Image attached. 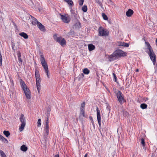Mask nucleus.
<instances>
[{
  "mask_svg": "<svg viewBox=\"0 0 157 157\" xmlns=\"http://www.w3.org/2000/svg\"><path fill=\"white\" fill-rule=\"evenodd\" d=\"M127 53L121 50L118 49L115 51L109 57V61L110 62L113 61L122 57L126 56Z\"/></svg>",
  "mask_w": 157,
  "mask_h": 157,
  "instance_id": "f257e3e1",
  "label": "nucleus"
},
{
  "mask_svg": "<svg viewBox=\"0 0 157 157\" xmlns=\"http://www.w3.org/2000/svg\"><path fill=\"white\" fill-rule=\"evenodd\" d=\"M145 43L147 47V49L149 50L147 52L149 55L154 65L156 62V56L153 52V50L149 43L148 42H146Z\"/></svg>",
  "mask_w": 157,
  "mask_h": 157,
  "instance_id": "f03ea898",
  "label": "nucleus"
},
{
  "mask_svg": "<svg viewBox=\"0 0 157 157\" xmlns=\"http://www.w3.org/2000/svg\"><path fill=\"white\" fill-rule=\"evenodd\" d=\"M20 83L22 89L24 91L26 98L28 99H30L31 96L30 90L27 86L25 82L22 79L20 80Z\"/></svg>",
  "mask_w": 157,
  "mask_h": 157,
  "instance_id": "7ed1b4c3",
  "label": "nucleus"
},
{
  "mask_svg": "<svg viewBox=\"0 0 157 157\" xmlns=\"http://www.w3.org/2000/svg\"><path fill=\"white\" fill-rule=\"evenodd\" d=\"M40 59L42 66L44 69L46 74L47 75L48 78H49L48 75L49 71L48 70L47 64L46 62L44 57L43 55H41L40 56Z\"/></svg>",
  "mask_w": 157,
  "mask_h": 157,
  "instance_id": "20e7f679",
  "label": "nucleus"
},
{
  "mask_svg": "<svg viewBox=\"0 0 157 157\" xmlns=\"http://www.w3.org/2000/svg\"><path fill=\"white\" fill-rule=\"evenodd\" d=\"M20 121L21 124L19 128V130L20 132H21L23 130L26 124L25 118L23 114L21 115Z\"/></svg>",
  "mask_w": 157,
  "mask_h": 157,
  "instance_id": "39448f33",
  "label": "nucleus"
},
{
  "mask_svg": "<svg viewBox=\"0 0 157 157\" xmlns=\"http://www.w3.org/2000/svg\"><path fill=\"white\" fill-rule=\"evenodd\" d=\"M98 35L100 36H106L109 34V32L104 29L102 27H100L98 29Z\"/></svg>",
  "mask_w": 157,
  "mask_h": 157,
  "instance_id": "423d86ee",
  "label": "nucleus"
},
{
  "mask_svg": "<svg viewBox=\"0 0 157 157\" xmlns=\"http://www.w3.org/2000/svg\"><path fill=\"white\" fill-rule=\"evenodd\" d=\"M116 95L119 102L121 104H122L123 103L124 98L121 92L120 91H118L116 94Z\"/></svg>",
  "mask_w": 157,
  "mask_h": 157,
  "instance_id": "0eeeda50",
  "label": "nucleus"
},
{
  "mask_svg": "<svg viewBox=\"0 0 157 157\" xmlns=\"http://www.w3.org/2000/svg\"><path fill=\"white\" fill-rule=\"evenodd\" d=\"M96 111H97V120L98 121V124L99 125V127L100 128H101V115H100V111L98 107H97Z\"/></svg>",
  "mask_w": 157,
  "mask_h": 157,
  "instance_id": "6e6552de",
  "label": "nucleus"
},
{
  "mask_svg": "<svg viewBox=\"0 0 157 157\" xmlns=\"http://www.w3.org/2000/svg\"><path fill=\"white\" fill-rule=\"evenodd\" d=\"M60 18L62 21L65 23H68L70 20V17L69 16H66L65 15H63L60 14Z\"/></svg>",
  "mask_w": 157,
  "mask_h": 157,
  "instance_id": "1a4fd4ad",
  "label": "nucleus"
},
{
  "mask_svg": "<svg viewBox=\"0 0 157 157\" xmlns=\"http://www.w3.org/2000/svg\"><path fill=\"white\" fill-rule=\"evenodd\" d=\"M35 75L36 78V81H41L39 71L37 70H35Z\"/></svg>",
  "mask_w": 157,
  "mask_h": 157,
  "instance_id": "9d476101",
  "label": "nucleus"
},
{
  "mask_svg": "<svg viewBox=\"0 0 157 157\" xmlns=\"http://www.w3.org/2000/svg\"><path fill=\"white\" fill-rule=\"evenodd\" d=\"M37 25L38 27L41 31L43 32L45 31L46 29L44 26L40 22H38Z\"/></svg>",
  "mask_w": 157,
  "mask_h": 157,
  "instance_id": "9b49d317",
  "label": "nucleus"
},
{
  "mask_svg": "<svg viewBox=\"0 0 157 157\" xmlns=\"http://www.w3.org/2000/svg\"><path fill=\"white\" fill-rule=\"evenodd\" d=\"M126 15L127 17H130L133 13V11L131 9H129L126 13Z\"/></svg>",
  "mask_w": 157,
  "mask_h": 157,
  "instance_id": "f8f14e48",
  "label": "nucleus"
},
{
  "mask_svg": "<svg viewBox=\"0 0 157 157\" xmlns=\"http://www.w3.org/2000/svg\"><path fill=\"white\" fill-rule=\"evenodd\" d=\"M41 81H36V87L39 93H40V83Z\"/></svg>",
  "mask_w": 157,
  "mask_h": 157,
  "instance_id": "ddd939ff",
  "label": "nucleus"
},
{
  "mask_svg": "<svg viewBox=\"0 0 157 157\" xmlns=\"http://www.w3.org/2000/svg\"><path fill=\"white\" fill-rule=\"evenodd\" d=\"M53 37L55 40L58 42L59 43L61 40V39H62V38L61 37H58L56 34H54L53 36Z\"/></svg>",
  "mask_w": 157,
  "mask_h": 157,
  "instance_id": "4468645a",
  "label": "nucleus"
},
{
  "mask_svg": "<svg viewBox=\"0 0 157 157\" xmlns=\"http://www.w3.org/2000/svg\"><path fill=\"white\" fill-rule=\"evenodd\" d=\"M45 133L44 134V136L45 138L46 136H47L49 133V125H45Z\"/></svg>",
  "mask_w": 157,
  "mask_h": 157,
  "instance_id": "2eb2a0df",
  "label": "nucleus"
},
{
  "mask_svg": "<svg viewBox=\"0 0 157 157\" xmlns=\"http://www.w3.org/2000/svg\"><path fill=\"white\" fill-rule=\"evenodd\" d=\"M19 35L25 39H27L28 38L27 34L24 32L21 33H19Z\"/></svg>",
  "mask_w": 157,
  "mask_h": 157,
  "instance_id": "dca6fc26",
  "label": "nucleus"
},
{
  "mask_svg": "<svg viewBox=\"0 0 157 157\" xmlns=\"http://www.w3.org/2000/svg\"><path fill=\"white\" fill-rule=\"evenodd\" d=\"M88 48L89 51H91L94 49L95 47L93 44H90L88 45Z\"/></svg>",
  "mask_w": 157,
  "mask_h": 157,
  "instance_id": "f3484780",
  "label": "nucleus"
},
{
  "mask_svg": "<svg viewBox=\"0 0 157 157\" xmlns=\"http://www.w3.org/2000/svg\"><path fill=\"white\" fill-rule=\"evenodd\" d=\"M20 149L22 151L25 152L27 151L28 147L25 145L23 144L21 146Z\"/></svg>",
  "mask_w": 157,
  "mask_h": 157,
  "instance_id": "a211bd4d",
  "label": "nucleus"
},
{
  "mask_svg": "<svg viewBox=\"0 0 157 157\" xmlns=\"http://www.w3.org/2000/svg\"><path fill=\"white\" fill-rule=\"evenodd\" d=\"M61 46H63L66 44V41L64 38H62L59 43Z\"/></svg>",
  "mask_w": 157,
  "mask_h": 157,
  "instance_id": "6ab92c4d",
  "label": "nucleus"
},
{
  "mask_svg": "<svg viewBox=\"0 0 157 157\" xmlns=\"http://www.w3.org/2000/svg\"><path fill=\"white\" fill-rule=\"evenodd\" d=\"M84 77V74L83 73L80 74L77 77V78L78 81H80Z\"/></svg>",
  "mask_w": 157,
  "mask_h": 157,
  "instance_id": "aec40b11",
  "label": "nucleus"
},
{
  "mask_svg": "<svg viewBox=\"0 0 157 157\" xmlns=\"http://www.w3.org/2000/svg\"><path fill=\"white\" fill-rule=\"evenodd\" d=\"M39 22H38L37 20L35 18H33V19H32V24L34 25H37L38 23Z\"/></svg>",
  "mask_w": 157,
  "mask_h": 157,
  "instance_id": "412c9836",
  "label": "nucleus"
},
{
  "mask_svg": "<svg viewBox=\"0 0 157 157\" xmlns=\"http://www.w3.org/2000/svg\"><path fill=\"white\" fill-rule=\"evenodd\" d=\"M3 134L7 137H8L10 135V133L8 131H4Z\"/></svg>",
  "mask_w": 157,
  "mask_h": 157,
  "instance_id": "4be33fe9",
  "label": "nucleus"
},
{
  "mask_svg": "<svg viewBox=\"0 0 157 157\" xmlns=\"http://www.w3.org/2000/svg\"><path fill=\"white\" fill-rule=\"evenodd\" d=\"M140 107L141 108L143 109H146L147 107V105L145 103H142L140 105Z\"/></svg>",
  "mask_w": 157,
  "mask_h": 157,
  "instance_id": "5701e85b",
  "label": "nucleus"
},
{
  "mask_svg": "<svg viewBox=\"0 0 157 157\" xmlns=\"http://www.w3.org/2000/svg\"><path fill=\"white\" fill-rule=\"evenodd\" d=\"M69 5H73V2L72 0H64Z\"/></svg>",
  "mask_w": 157,
  "mask_h": 157,
  "instance_id": "b1692460",
  "label": "nucleus"
},
{
  "mask_svg": "<svg viewBox=\"0 0 157 157\" xmlns=\"http://www.w3.org/2000/svg\"><path fill=\"white\" fill-rule=\"evenodd\" d=\"M83 72L84 74L87 75L89 74L90 71L87 68H86L83 70Z\"/></svg>",
  "mask_w": 157,
  "mask_h": 157,
  "instance_id": "393cba45",
  "label": "nucleus"
},
{
  "mask_svg": "<svg viewBox=\"0 0 157 157\" xmlns=\"http://www.w3.org/2000/svg\"><path fill=\"white\" fill-rule=\"evenodd\" d=\"M95 2L100 6L101 8H102L103 7L102 4L100 0H95Z\"/></svg>",
  "mask_w": 157,
  "mask_h": 157,
  "instance_id": "a878e982",
  "label": "nucleus"
},
{
  "mask_svg": "<svg viewBox=\"0 0 157 157\" xmlns=\"http://www.w3.org/2000/svg\"><path fill=\"white\" fill-rule=\"evenodd\" d=\"M80 114L82 115V116L84 117H86V116L85 114V112L84 109H80Z\"/></svg>",
  "mask_w": 157,
  "mask_h": 157,
  "instance_id": "bb28decb",
  "label": "nucleus"
},
{
  "mask_svg": "<svg viewBox=\"0 0 157 157\" xmlns=\"http://www.w3.org/2000/svg\"><path fill=\"white\" fill-rule=\"evenodd\" d=\"M0 155L1 157H7L4 152L2 150H0Z\"/></svg>",
  "mask_w": 157,
  "mask_h": 157,
  "instance_id": "cd10ccee",
  "label": "nucleus"
},
{
  "mask_svg": "<svg viewBox=\"0 0 157 157\" xmlns=\"http://www.w3.org/2000/svg\"><path fill=\"white\" fill-rule=\"evenodd\" d=\"M102 16L104 20H108L107 16L104 13H102Z\"/></svg>",
  "mask_w": 157,
  "mask_h": 157,
  "instance_id": "c85d7f7f",
  "label": "nucleus"
},
{
  "mask_svg": "<svg viewBox=\"0 0 157 157\" xmlns=\"http://www.w3.org/2000/svg\"><path fill=\"white\" fill-rule=\"evenodd\" d=\"M0 140H2V141L4 142V143H8L7 140L3 136H2L1 138L0 139Z\"/></svg>",
  "mask_w": 157,
  "mask_h": 157,
  "instance_id": "c756f323",
  "label": "nucleus"
},
{
  "mask_svg": "<svg viewBox=\"0 0 157 157\" xmlns=\"http://www.w3.org/2000/svg\"><path fill=\"white\" fill-rule=\"evenodd\" d=\"M82 10L84 12L87 11V7L86 6L84 5L82 8Z\"/></svg>",
  "mask_w": 157,
  "mask_h": 157,
  "instance_id": "7c9ffc66",
  "label": "nucleus"
},
{
  "mask_svg": "<svg viewBox=\"0 0 157 157\" xmlns=\"http://www.w3.org/2000/svg\"><path fill=\"white\" fill-rule=\"evenodd\" d=\"M41 120L40 119H39L38 120V121L37 122V126L38 127H40V126L41 125Z\"/></svg>",
  "mask_w": 157,
  "mask_h": 157,
  "instance_id": "2f4dec72",
  "label": "nucleus"
},
{
  "mask_svg": "<svg viewBox=\"0 0 157 157\" xmlns=\"http://www.w3.org/2000/svg\"><path fill=\"white\" fill-rule=\"evenodd\" d=\"M74 33L73 30H71L70 32L68 33V34L69 36H73L74 35Z\"/></svg>",
  "mask_w": 157,
  "mask_h": 157,
  "instance_id": "473e14b6",
  "label": "nucleus"
},
{
  "mask_svg": "<svg viewBox=\"0 0 157 157\" xmlns=\"http://www.w3.org/2000/svg\"><path fill=\"white\" fill-rule=\"evenodd\" d=\"M2 56L1 54V52H0V66H1L2 65Z\"/></svg>",
  "mask_w": 157,
  "mask_h": 157,
  "instance_id": "72a5a7b5",
  "label": "nucleus"
},
{
  "mask_svg": "<svg viewBox=\"0 0 157 157\" xmlns=\"http://www.w3.org/2000/svg\"><path fill=\"white\" fill-rule=\"evenodd\" d=\"M141 143L143 145V146H145V143L144 141V140L143 138H142L141 139Z\"/></svg>",
  "mask_w": 157,
  "mask_h": 157,
  "instance_id": "f704fd0d",
  "label": "nucleus"
},
{
  "mask_svg": "<svg viewBox=\"0 0 157 157\" xmlns=\"http://www.w3.org/2000/svg\"><path fill=\"white\" fill-rule=\"evenodd\" d=\"M85 103L84 102H83L81 105V109H84V107L85 106Z\"/></svg>",
  "mask_w": 157,
  "mask_h": 157,
  "instance_id": "c9c22d12",
  "label": "nucleus"
},
{
  "mask_svg": "<svg viewBox=\"0 0 157 157\" xmlns=\"http://www.w3.org/2000/svg\"><path fill=\"white\" fill-rule=\"evenodd\" d=\"M84 2V0H79V4L80 6L82 5Z\"/></svg>",
  "mask_w": 157,
  "mask_h": 157,
  "instance_id": "e433bc0d",
  "label": "nucleus"
},
{
  "mask_svg": "<svg viewBox=\"0 0 157 157\" xmlns=\"http://www.w3.org/2000/svg\"><path fill=\"white\" fill-rule=\"evenodd\" d=\"M124 43V42H120L118 43V45L119 46H123Z\"/></svg>",
  "mask_w": 157,
  "mask_h": 157,
  "instance_id": "4c0bfd02",
  "label": "nucleus"
},
{
  "mask_svg": "<svg viewBox=\"0 0 157 157\" xmlns=\"http://www.w3.org/2000/svg\"><path fill=\"white\" fill-rule=\"evenodd\" d=\"M129 46V44L127 43L124 42V44L123 47H128Z\"/></svg>",
  "mask_w": 157,
  "mask_h": 157,
  "instance_id": "58836bf2",
  "label": "nucleus"
},
{
  "mask_svg": "<svg viewBox=\"0 0 157 157\" xmlns=\"http://www.w3.org/2000/svg\"><path fill=\"white\" fill-rule=\"evenodd\" d=\"M17 55L18 58H20L21 57V53L20 51H18L17 52Z\"/></svg>",
  "mask_w": 157,
  "mask_h": 157,
  "instance_id": "ea45409f",
  "label": "nucleus"
},
{
  "mask_svg": "<svg viewBox=\"0 0 157 157\" xmlns=\"http://www.w3.org/2000/svg\"><path fill=\"white\" fill-rule=\"evenodd\" d=\"M113 77H114V81L115 82H116L117 81V77L116 76V75L115 73H113Z\"/></svg>",
  "mask_w": 157,
  "mask_h": 157,
  "instance_id": "a19ab883",
  "label": "nucleus"
},
{
  "mask_svg": "<svg viewBox=\"0 0 157 157\" xmlns=\"http://www.w3.org/2000/svg\"><path fill=\"white\" fill-rule=\"evenodd\" d=\"M107 2L109 4H110L111 5L113 4V2L111 0H107Z\"/></svg>",
  "mask_w": 157,
  "mask_h": 157,
  "instance_id": "79ce46f5",
  "label": "nucleus"
},
{
  "mask_svg": "<svg viewBox=\"0 0 157 157\" xmlns=\"http://www.w3.org/2000/svg\"><path fill=\"white\" fill-rule=\"evenodd\" d=\"M18 62H19V63H22V59H21V57L18 58Z\"/></svg>",
  "mask_w": 157,
  "mask_h": 157,
  "instance_id": "37998d69",
  "label": "nucleus"
},
{
  "mask_svg": "<svg viewBox=\"0 0 157 157\" xmlns=\"http://www.w3.org/2000/svg\"><path fill=\"white\" fill-rule=\"evenodd\" d=\"M155 72H157V63H156L155 66Z\"/></svg>",
  "mask_w": 157,
  "mask_h": 157,
  "instance_id": "c03bdc74",
  "label": "nucleus"
},
{
  "mask_svg": "<svg viewBox=\"0 0 157 157\" xmlns=\"http://www.w3.org/2000/svg\"><path fill=\"white\" fill-rule=\"evenodd\" d=\"M48 118H47V119L45 123V125H48V123H49V121L48 120Z\"/></svg>",
  "mask_w": 157,
  "mask_h": 157,
  "instance_id": "a18cd8bd",
  "label": "nucleus"
},
{
  "mask_svg": "<svg viewBox=\"0 0 157 157\" xmlns=\"http://www.w3.org/2000/svg\"><path fill=\"white\" fill-rule=\"evenodd\" d=\"M91 123H92V124L93 125L94 127V121L93 120H92V121H91Z\"/></svg>",
  "mask_w": 157,
  "mask_h": 157,
  "instance_id": "49530a36",
  "label": "nucleus"
},
{
  "mask_svg": "<svg viewBox=\"0 0 157 157\" xmlns=\"http://www.w3.org/2000/svg\"><path fill=\"white\" fill-rule=\"evenodd\" d=\"M106 109H108V110L109 111H110V107L109 106H107V107H106Z\"/></svg>",
  "mask_w": 157,
  "mask_h": 157,
  "instance_id": "de8ad7c7",
  "label": "nucleus"
},
{
  "mask_svg": "<svg viewBox=\"0 0 157 157\" xmlns=\"http://www.w3.org/2000/svg\"><path fill=\"white\" fill-rule=\"evenodd\" d=\"M89 118H90V120H91V121L93 120V118L91 116H90L89 117Z\"/></svg>",
  "mask_w": 157,
  "mask_h": 157,
  "instance_id": "09e8293b",
  "label": "nucleus"
},
{
  "mask_svg": "<svg viewBox=\"0 0 157 157\" xmlns=\"http://www.w3.org/2000/svg\"><path fill=\"white\" fill-rule=\"evenodd\" d=\"M54 157H59V155H58V154L56 155H55Z\"/></svg>",
  "mask_w": 157,
  "mask_h": 157,
  "instance_id": "8fccbe9b",
  "label": "nucleus"
},
{
  "mask_svg": "<svg viewBox=\"0 0 157 157\" xmlns=\"http://www.w3.org/2000/svg\"><path fill=\"white\" fill-rule=\"evenodd\" d=\"M87 155H88L87 154V153H86V154L85 155V156H84V157H87Z\"/></svg>",
  "mask_w": 157,
  "mask_h": 157,
  "instance_id": "3c124183",
  "label": "nucleus"
},
{
  "mask_svg": "<svg viewBox=\"0 0 157 157\" xmlns=\"http://www.w3.org/2000/svg\"><path fill=\"white\" fill-rule=\"evenodd\" d=\"M30 16L32 19H33V18H35L34 17H33V16L30 15Z\"/></svg>",
  "mask_w": 157,
  "mask_h": 157,
  "instance_id": "603ef678",
  "label": "nucleus"
},
{
  "mask_svg": "<svg viewBox=\"0 0 157 157\" xmlns=\"http://www.w3.org/2000/svg\"><path fill=\"white\" fill-rule=\"evenodd\" d=\"M155 42H156V45L157 46V38H156V40Z\"/></svg>",
  "mask_w": 157,
  "mask_h": 157,
  "instance_id": "864d4df0",
  "label": "nucleus"
},
{
  "mask_svg": "<svg viewBox=\"0 0 157 157\" xmlns=\"http://www.w3.org/2000/svg\"><path fill=\"white\" fill-rule=\"evenodd\" d=\"M139 71V70L138 69H137L136 70V72H138Z\"/></svg>",
  "mask_w": 157,
  "mask_h": 157,
  "instance_id": "5fc2aeb1",
  "label": "nucleus"
},
{
  "mask_svg": "<svg viewBox=\"0 0 157 157\" xmlns=\"http://www.w3.org/2000/svg\"><path fill=\"white\" fill-rule=\"evenodd\" d=\"M100 133H101V135L102 136V132L101 131H100Z\"/></svg>",
  "mask_w": 157,
  "mask_h": 157,
  "instance_id": "6e6d98bb",
  "label": "nucleus"
},
{
  "mask_svg": "<svg viewBox=\"0 0 157 157\" xmlns=\"http://www.w3.org/2000/svg\"><path fill=\"white\" fill-rule=\"evenodd\" d=\"M2 136L1 135H0V139L2 137Z\"/></svg>",
  "mask_w": 157,
  "mask_h": 157,
  "instance_id": "4d7b16f0",
  "label": "nucleus"
},
{
  "mask_svg": "<svg viewBox=\"0 0 157 157\" xmlns=\"http://www.w3.org/2000/svg\"><path fill=\"white\" fill-rule=\"evenodd\" d=\"M135 154H134V153L133 154V156H134Z\"/></svg>",
  "mask_w": 157,
  "mask_h": 157,
  "instance_id": "13d9d810",
  "label": "nucleus"
},
{
  "mask_svg": "<svg viewBox=\"0 0 157 157\" xmlns=\"http://www.w3.org/2000/svg\"><path fill=\"white\" fill-rule=\"evenodd\" d=\"M3 102H5V100H4V99L3 100Z\"/></svg>",
  "mask_w": 157,
  "mask_h": 157,
  "instance_id": "bf43d9fd",
  "label": "nucleus"
},
{
  "mask_svg": "<svg viewBox=\"0 0 157 157\" xmlns=\"http://www.w3.org/2000/svg\"><path fill=\"white\" fill-rule=\"evenodd\" d=\"M102 131L103 132L104 131H103V130H102Z\"/></svg>",
  "mask_w": 157,
  "mask_h": 157,
  "instance_id": "052dcab7",
  "label": "nucleus"
},
{
  "mask_svg": "<svg viewBox=\"0 0 157 157\" xmlns=\"http://www.w3.org/2000/svg\"><path fill=\"white\" fill-rule=\"evenodd\" d=\"M31 2H32V0H29Z\"/></svg>",
  "mask_w": 157,
  "mask_h": 157,
  "instance_id": "680f3d73",
  "label": "nucleus"
}]
</instances>
